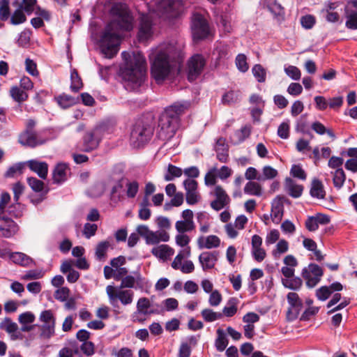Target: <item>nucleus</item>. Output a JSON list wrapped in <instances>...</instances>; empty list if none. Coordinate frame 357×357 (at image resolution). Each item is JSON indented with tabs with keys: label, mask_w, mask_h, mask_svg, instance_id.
Returning <instances> with one entry per match:
<instances>
[{
	"label": "nucleus",
	"mask_w": 357,
	"mask_h": 357,
	"mask_svg": "<svg viewBox=\"0 0 357 357\" xmlns=\"http://www.w3.org/2000/svg\"><path fill=\"white\" fill-rule=\"evenodd\" d=\"M111 11L117 18L107 24L99 40L101 52L107 58L114 57L119 51L120 38L116 31H130L133 27V18L125 5L114 4Z\"/></svg>",
	"instance_id": "1"
},
{
	"label": "nucleus",
	"mask_w": 357,
	"mask_h": 357,
	"mask_svg": "<svg viewBox=\"0 0 357 357\" xmlns=\"http://www.w3.org/2000/svg\"><path fill=\"white\" fill-rule=\"evenodd\" d=\"M151 74L158 84L169 77L182 62L183 56L180 47L168 43L159 46L152 57Z\"/></svg>",
	"instance_id": "2"
},
{
	"label": "nucleus",
	"mask_w": 357,
	"mask_h": 357,
	"mask_svg": "<svg viewBox=\"0 0 357 357\" xmlns=\"http://www.w3.org/2000/svg\"><path fill=\"white\" fill-rule=\"evenodd\" d=\"M190 107L188 101L177 102L165 109L159 119L157 137L167 142L174 137L180 126V116Z\"/></svg>",
	"instance_id": "3"
},
{
	"label": "nucleus",
	"mask_w": 357,
	"mask_h": 357,
	"mask_svg": "<svg viewBox=\"0 0 357 357\" xmlns=\"http://www.w3.org/2000/svg\"><path fill=\"white\" fill-rule=\"evenodd\" d=\"M122 57L126 61L125 67L121 70L123 78L136 85L140 86L144 79L146 73V59L139 52H133L130 55L123 52Z\"/></svg>",
	"instance_id": "4"
},
{
	"label": "nucleus",
	"mask_w": 357,
	"mask_h": 357,
	"mask_svg": "<svg viewBox=\"0 0 357 357\" xmlns=\"http://www.w3.org/2000/svg\"><path fill=\"white\" fill-rule=\"evenodd\" d=\"M153 131V127L149 123L137 121L130 133L131 144L137 148L144 145L151 139Z\"/></svg>",
	"instance_id": "5"
},
{
	"label": "nucleus",
	"mask_w": 357,
	"mask_h": 357,
	"mask_svg": "<svg viewBox=\"0 0 357 357\" xmlns=\"http://www.w3.org/2000/svg\"><path fill=\"white\" fill-rule=\"evenodd\" d=\"M106 293L109 298V303L116 306L118 301L123 305H128L132 303L134 292L130 289L123 290L119 287L108 285L106 287Z\"/></svg>",
	"instance_id": "6"
},
{
	"label": "nucleus",
	"mask_w": 357,
	"mask_h": 357,
	"mask_svg": "<svg viewBox=\"0 0 357 357\" xmlns=\"http://www.w3.org/2000/svg\"><path fill=\"white\" fill-rule=\"evenodd\" d=\"M157 11L167 17H176L183 10L182 0H156Z\"/></svg>",
	"instance_id": "7"
},
{
	"label": "nucleus",
	"mask_w": 357,
	"mask_h": 357,
	"mask_svg": "<svg viewBox=\"0 0 357 357\" xmlns=\"http://www.w3.org/2000/svg\"><path fill=\"white\" fill-rule=\"evenodd\" d=\"M191 28L194 40L204 39L209 34L208 24L201 14L193 15Z\"/></svg>",
	"instance_id": "8"
},
{
	"label": "nucleus",
	"mask_w": 357,
	"mask_h": 357,
	"mask_svg": "<svg viewBox=\"0 0 357 357\" xmlns=\"http://www.w3.org/2000/svg\"><path fill=\"white\" fill-rule=\"evenodd\" d=\"M102 138V129L99 127H96L91 130L86 132L83 137V142L79 150L84 152H90L96 149Z\"/></svg>",
	"instance_id": "9"
},
{
	"label": "nucleus",
	"mask_w": 357,
	"mask_h": 357,
	"mask_svg": "<svg viewBox=\"0 0 357 357\" xmlns=\"http://www.w3.org/2000/svg\"><path fill=\"white\" fill-rule=\"evenodd\" d=\"M324 272L322 268L316 264H310L302 271V276L306 280V285L309 288L315 287L320 281Z\"/></svg>",
	"instance_id": "10"
},
{
	"label": "nucleus",
	"mask_w": 357,
	"mask_h": 357,
	"mask_svg": "<svg viewBox=\"0 0 357 357\" xmlns=\"http://www.w3.org/2000/svg\"><path fill=\"white\" fill-rule=\"evenodd\" d=\"M153 33V20L151 17L149 15H141L137 33V38L139 41H147L152 37Z\"/></svg>",
	"instance_id": "11"
},
{
	"label": "nucleus",
	"mask_w": 357,
	"mask_h": 357,
	"mask_svg": "<svg viewBox=\"0 0 357 357\" xmlns=\"http://www.w3.org/2000/svg\"><path fill=\"white\" fill-rule=\"evenodd\" d=\"M183 186L185 190V199L189 205H195L201 199V195L198 192L197 182L191 178L185 179L183 181Z\"/></svg>",
	"instance_id": "12"
},
{
	"label": "nucleus",
	"mask_w": 357,
	"mask_h": 357,
	"mask_svg": "<svg viewBox=\"0 0 357 357\" xmlns=\"http://www.w3.org/2000/svg\"><path fill=\"white\" fill-rule=\"evenodd\" d=\"M204 66L205 61L201 54L192 56L188 61V80L194 81L201 74Z\"/></svg>",
	"instance_id": "13"
},
{
	"label": "nucleus",
	"mask_w": 357,
	"mask_h": 357,
	"mask_svg": "<svg viewBox=\"0 0 357 357\" xmlns=\"http://www.w3.org/2000/svg\"><path fill=\"white\" fill-rule=\"evenodd\" d=\"M214 195L215 199L211 202L210 205L211 207L216 211L224 208L230 202L229 197L220 185H216L215 187Z\"/></svg>",
	"instance_id": "14"
},
{
	"label": "nucleus",
	"mask_w": 357,
	"mask_h": 357,
	"mask_svg": "<svg viewBox=\"0 0 357 357\" xmlns=\"http://www.w3.org/2000/svg\"><path fill=\"white\" fill-rule=\"evenodd\" d=\"M19 142L23 146L34 148L43 144L45 140L42 139L36 131L29 130L24 131L20 135Z\"/></svg>",
	"instance_id": "15"
},
{
	"label": "nucleus",
	"mask_w": 357,
	"mask_h": 357,
	"mask_svg": "<svg viewBox=\"0 0 357 357\" xmlns=\"http://www.w3.org/2000/svg\"><path fill=\"white\" fill-rule=\"evenodd\" d=\"M287 298L291 306L287 311V317L290 320H294L297 318L302 307V301L300 299L298 294L295 292H289L287 296Z\"/></svg>",
	"instance_id": "16"
},
{
	"label": "nucleus",
	"mask_w": 357,
	"mask_h": 357,
	"mask_svg": "<svg viewBox=\"0 0 357 357\" xmlns=\"http://www.w3.org/2000/svg\"><path fill=\"white\" fill-rule=\"evenodd\" d=\"M344 15L347 19L345 26L349 29H357V2L349 3L344 8Z\"/></svg>",
	"instance_id": "17"
},
{
	"label": "nucleus",
	"mask_w": 357,
	"mask_h": 357,
	"mask_svg": "<svg viewBox=\"0 0 357 357\" xmlns=\"http://www.w3.org/2000/svg\"><path fill=\"white\" fill-rule=\"evenodd\" d=\"M29 168L42 179H46L48 174V165L46 162L30 160L26 162Z\"/></svg>",
	"instance_id": "18"
},
{
	"label": "nucleus",
	"mask_w": 357,
	"mask_h": 357,
	"mask_svg": "<svg viewBox=\"0 0 357 357\" xmlns=\"http://www.w3.org/2000/svg\"><path fill=\"white\" fill-rule=\"evenodd\" d=\"M217 260L218 253L216 252H204L199 257V263L204 271L213 268Z\"/></svg>",
	"instance_id": "19"
},
{
	"label": "nucleus",
	"mask_w": 357,
	"mask_h": 357,
	"mask_svg": "<svg viewBox=\"0 0 357 357\" xmlns=\"http://www.w3.org/2000/svg\"><path fill=\"white\" fill-rule=\"evenodd\" d=\"M70 171L68 165L66 163H58L52 172V178L54 183L60 184L67 179V174Z\"/></svg>",
	"instance_id": "20"
},
{
	"label": "nucleus",
	"mask_w": 357,
	"mask_h": 357,
	"mask_svg": "<svg viewBox=\"0 0 357 357\" xmlns=\"http://www.w3.org/2000/svg\"><path fill=\"white\" fill-rule=\"evenodd\" d=\"M282 199H284V197H278L272 203L271 215L272 221L275 224H278L283 216L284 206L281 201Z\"/></svg>",
	"instance_id": "21"
},
{
	"label": "nucleus",
	"mask_w": 357,
	"mask_h": 357,
	"mask_svg": "<svg viewBox=\"0 0 357 357\" xmlns=\"http://www.w3.org/2000/svg\"><path fill=\"white\" fill-rule=\"evenodd\" d=\"M284 188L286 192L294 198L301 197L303 190V186L296 184L291 178H286Z\"/></svg>",
	"instance_id": "22"
},
{
	"label": "nucleus",
	"mask_w": 357,
	"mask_h": 357,
	"mask_svg": "<svg viewBox=\"0 0 357 357\" xmlns=\"http://www.w3.org/2000/svg\"><path fill=\"white\" fill-rule=\"evenodd\" d=\"M9 259L15 264L21 266L27 267L33 263V260L23 252H16L9 254Z\"/></svg>",
	"instance_id": "23"
},
{
	"label": "nucleus",
	"mask_w": 357,
	"mask_h": 357,
	"mask_svg": "<svg viewBox=\"0 0 357 357\" xmlns=\"http://www.w3.org/2000/svg\"><path fill=\"white\" fill-rule=\"evenodd\" d=\"M310 195L319 199H324L326 196V191L322 182L318 178H313L311 183L310 190Z\"/></svg>",
	"instance_id": "24"
},
{
	"label": "nucleus",
	"mask_w": 357,
	"mask_h": 357,
	"mask_svg": "<svg viewBox=\"0 0 357 357\" xmlns=\"http://www.w3.org/2000/svg\"><path fill=\"white\" fill-rule=\"evenodd\" d=\"M151 253L158 258L165 259L174 255V250L167 245H160L153 248Z\"/></svg>",
	"instance_id": "25"
},
{
	"label": "nucleus",
	"mask_w": 357,
	"mask_h": 357,
	"mask_svg": "<svg viewBox=\"0 0 357 357\" xmlns=\"http://www.w3.org/2000/svg\"><path fill=\"white\" fill-rule=\"evenodd\" d=\"M7 227H0L1 235L5 238L13 236L18 230L17 225L10 218H6Z\"/></svg>",
	"instance_id": "26"
},
{
	"label": "nucleus",
	"mask_w": 357,
	"mask_h": 357,
	"mask_svg": "<svg viewBox=\"0 0 357 357\" xmlns=\"http://www.w3.org/2000/svg\"><path fill=\"white\" fill-rule=\"evenodd\" d=\"M56 100L59 105L63 109L68 108L79 102V97L75 98L66 94L59 96Z\"/></svg>",
	"instance_id": "27"
},
{
	"label": "nucleus",
	"mask_w": 357,
	"mask_h": 357,
	"mask_svg": "<svg viewBox=\"0 0 357 357\" xmlns=\"http://www.w3.org/2000/svg\"><path fill=\"white\" fill-rule=\"evenodd\" d=\"M201 315L206 322H213L223 317L222 312H214L211 308H205L202 310Z\"/></svg>",
	"instance_id": "28"
},
{
	"label": "nucleus",
	"mask_w": 357,
	"mask_h": 357,
	"mask_svg": "<svg viewBox=\"0 0 357 357\" xmlns=\"http://www.w3.org/2000/svg\"><path fill=\"white\" fill-rule=\"evenodd\" d=\"M21 87L15 86L11 87L10 93L14 100L22 102L26 100L29 98V95Z\"/></svg>",
	"instance_id": "29"
},
{
	"label": "nucleus",
	"mask_w": 357,
	"mask_h": 357,
	"mask_svg": "<svg viewBox=\"0 0 357 357\" xmlns=\"http://www.w3.org/2000/svg\"><path fill=\"white\" fill-rule=\"evenodd\" d=\"M218 337L215 341V346L218 351H223L228 345L229 341L223 330L218 328L217 330Z\"/></svg>",
	"instance_id": "30"
},
{
	"label": "nucleus",
	"mask_w": 357,
	"mask_h": 357,
	"mask_svg": "<svg viewBox=\"0 0 357 357\" xmlns=\"http://www.w3.org/2000/svg\"><path fill=\"white\" fill-rule=\"evenodd\" d=\"M183 174L181 168L178 167L174 165L169 164L167 166V170L164 176V179L166 181H170L174 180L175 178L180 177Z\"/></svg>",
	"instance_id": "31"
},
{
	"label": "nucleus",
	"mask_w": 357,
	"mask_h": 357,
	"mask_svg": "<svg viewBox=\"0 0 357 357\" xmlns=\"http://www.w3.org/2000/svg\"><path fill=\"white\" fill-rule=\"evenodd\" d=\"M244 192L250 195L261 196L262 189L258 183L249 181L244 187Z\"/></svg>",
	"instance_id": "32"
},
{
	"label": "nucleus",
	"mask_w": 357,
	"mask_h": 357,
	"mask_svg": "<svg viewBox=\"0 0 357 357\" xmlns=\"http://www.w3.org/2000/svg\"><path fill=\"white\" fill-rule=\"evenodd\" d=\"M282 283L286 288L298 290L301 287L303 281L298 277H292L288 279H282Z\"/></svg>",
	"instance_id": "33"
},
{
	"label": "nucleus",
	"mask_w": 357,
	"mask_h": 357,
	"mask_svg": "<svg viewBox=\"0 0 357 357\" xmlns=\"http://www.w3.org/2000/svg\"><path fill=\"white\" fill-rule=\"evenodd\" d=\"M71 84L70 89L73 92H78L83 86L82 79L79 76L77 72L74 70L70 75Z\"/></svg>",
	"instance_id": "34"
},
{
	"label": "nucleus",
	"mask_w": 357,
	"mask_h": 357,
	"mask_svg": "<svg viewBox=\"0 0 357 357\" xmlns=\"http://www.w3.org/2000/svg\"><path fill=\"white\" fill-rule=\"evenodd\" d=\"M175 228L180 234L190 231L195 228V222H189V221L178 220L176 222Z\"/></svg>",
	"instance_id": "35"
},
{
	"label": "nucleus",
	"mask_w": 357,
	"mask_h": 357,
	"mask_svg": "<svg viewBox=\"0 0 357 357\" xmlns=\"http://www.w3.org/2000/svg\"><path fill=\"white\" fill-rule=\"evenodd\" d=\"M252 72L259 82L263 83L266 81V71L261 64H255L252 67Z\"/></svg>",
	"instance_id": "36"
},
{
	"label": "nucleus",
	"mask_w": 357,
	"mask_h": 357,
	"mask_svg": "<svg viewBox=\"0 0 357 357\" xmlns=\"http://www.w3.org/2000/svg\"><path fill=\"white\" fill-rule=\"evenodd\" d=\"M346 179L344 170L342 168L337 169L334 172L333 184L335 188L340 189L343 185Z\"/></svg>",
	"instance_id": "37"
},
{
	"label": "nucleus",
	"mask_w": 357,
	"mask_h": 357,
	"mask_svg": "<svg viewBox=\"0 0 357 357\" xmlns=\"http://www.w3.org/2000/svg\"><path fill=\"white\" fill-rule=\"evenodd\" d=\"M55 333V324H43L40 326V337L43 339H50Z\"/></svg>",
	"instance_id": "38"
},
{
	"label": "nucleus",
	"mask_w": 357,
	"mask_h": 357,
	"mask_svg": "<svg viewBox=\"0 0 357 357\" xmlns=\"http://www.w3.org/2000/svg\"><path fill=\"white\" fill-rule=\"evenodd\" d=\"M268 10L275 15L280 16L284 14V8L276 0H266Z\"/></svg>",
	"instance_id": "39"
},
{
	"label": "nucleus",
	"mask_w": 357,
	"mask_h": 357,
	"mask_svg": "<svg viewBox=\"0 0 357 357\" xmlns=\"http://www.w3.org/2000/svg\"><path fill=\"white\" fill-rule=\"evenodd\" d=\"M237 312L236 299L231 298L229 300L227 305L225 306L222 310V314L226 317H233Z\"/></svg>",
	"instance_id": "40"
},
{
	"label": "nucleus",
	"mask_w": 357,
	"mask_h": 357,
	"mask_svg": "<svg viewBox=\"0 0 357 357\" xmlns=\"http://www.w3.org/2000/svg\"><path fill=\"white\" fill-rule=\"evenodd\" d=\"M151 306L149 298L143 297L140 298L137 303V311L138 313L148 315L149 308Z\"/></svg>",
	"instance_id": "41"
},
{
	"label": "nucleus",
	"mask_w": 357,
	"mask_h": 357,
	"mask_svg": "<svg viewBox=\"0 0 357 357\" xmlns=\"http://www.w3.org/2000/svg\"><path fill=\"white\" fill-rule=\"evenodd\" d=\"M23 11L20 8L15 10L10 17V23L12 24L17 25L26 22V17Z\"/></svg>",
	"instance_id": "42"
},
{
	"label": "nucleus",
	"mask_w": 357,
	"mask_h": 357,
	"mask_svg": "<svg viewBox=\"0 0 357 357\" xmlns=\"http://www.w3.org/2000/svg\"><path fill=\"white\" fill-rule=\"evenodd\" d=\"M27 183L30 188L36 192H40L43 190L45 183L43 181L39 180L35 177H28Z\"/></svg>",
	"instance_id": "43"
},
{
	"label": "nucleus",
	"mask_w": 357,
	"mask_h": 357,
	"mask_svg": "<svg viewBox=\"0 0 357 357\" xmlns=\"http://www.w3.org/2000/svg\"><path fill=\"white\" fill-rule=\"evenodd\" d=\"M10 1L9 0H1L0 2V20L1 21H6L8 20L10 13Z\"/></svg>",
	"instance_id": "44"
},
{
	"label": "nucleus",
	"mask_w": 357,
	"mask_h": 357,
	"mask_svg": "<svg viewBox=\"0 0 357 357\" xmlns=\"http://www.w3.org/2000/svg\"><path fill=\"white\" fill-rule=\"evenodd\" d=\"M238 100V93L234 91H229L225 93L222 97V103L224 105H231Z\"/></svg>",
	"instance_id": "45"
},
{
	"label": "nucleus",
	"mask_w": 357,
	"mask_h": 357,
	"mask_svg": "<svg viewBox=\"0 0 357 357\" xmlns=\"http://www.w3.org/2000/svg\"><path fill=\"white\" fill-rule=\"evenodd\" d=\"M0 328L6 331L8 333H12L17 331L18 326L17 324L12 321L10 318H5L3 321L0 323Z\"/></svg>",
	"instance_id": "46"
},
{
	"label": "nucleus",
	"mask_w": 357,
	"mask_h": 357,
	"mask_svg": "<svg viewBox=\"0 0 357 357\" xmlns=\"http://www.w3.org/2000/svg\"><path fill=\"white\" fill-rule=\"evenodd\" d=\"M109 246V243L108 241H101L97 245L96 256L98 259L101 260L105 257Z\"/></svg>",
	"instance_id": "47"
},
{
	"label": "nucleus",
	"mask_w": 357,
	"mask_h": 357,
	"mask_svg": "<svg viewBox=\"0 0 357 357\" xmlns=\"http://www.w3.org/2000/svg\"><path fill=\"white\" fill-rule=\"evenodd\" d=\"M39 319L41 322L45 324H56V319L51 310H46L43 311L39 317Z\"/></svg>",
	"instance_id": "48"
},
{
	"label": "nucleus",
	"mask_w": 357,
	"mask_h": 357,
	"mask_svg": "<svg viewBox=\"0 0 357 357\" xmlns=\"http://www.w3.org/2000/svg\"><path fill=\"white\" fill-rule=\"evenodd\" d=\"M174 197L171 199L169 203L165 204V209L169 210L171 206H180L183 203V195L182 192H177L173 195Z\"/></svg>",
	"instance_id": "49"
},
{
	"label": "nucleus",
	"mask_w": 357,
	"mask_h": 357,
	"mask_svg": "<svg viewBox=\"0 0 357 357\" xmlns=\"http://www.w3.org/2000/svg\"><path fill=\"white\" fill-rule=\"evenodd\" d=\"M236 65L237 68L243 73L248 71L249 66L247 63L246 56L243 54H239L236 58Z\"/></svg>",
	"instance_id": "50"
},
{
	"label": "nucleus",
	"mask_w": 357,
	"mask_h": 357,
	"mask_svg": "<svg viewBox=\"0 0 357 357\" xmlns=\"http://www.w3.org/2000/svg\"><path fill=\"white\" fill-rule=\"evenodd\" d=\"M24 190V186L22 183L20 182H17L15 184H13V199L15 202H16V204L21 207V204L19 203V199L20 197V195L23 193Z\"/></svg>",
	"instance_id": "51"
},
{
	"label": "nucleus",
	"mask_w": 357,
	"mask_h": 357,
	"mask_svg": "<svg viewBox=\"0 0 357 357\" xmlns=\"http://www.w3.org/2000/svg\"><path fill=\"white\" fill-rule=\"evenodd\" d=\"M262 173L263 176H261L263 178V181L273 179L278 174L277 169L269 165L264 166L263 167Z\"/></svg>",
	"instance_id": "52"
},
{
	"label": "nucleus",
	"mask_w": 357,
	"mask_h": 357,
	"mask_svg": "<svg viewBox=\"0 0 357 357\" xmlns=\"http://www.w3.org/2000/svg\"><path fill=\"white\" fill-rule=\"evenodd\" d=\"M285 73L294 80H299L301 77V70L294 66H289L284 68Z\"/></svg>",
	"instance_id": "53"
},
{
	"label": "nucleus",
	"mask_w": 357,
	"mask_h": 357,
	"mask_svg": "<svg viewBox=\"0 0 357 357\" xmlns=\"http://www.w3.org/2000/svg\"><path fill=\"white\" fill-rule=\"evenodd\" d=\"M222 300V296L218 290H213L208 298V303L212 307H216L220 304Z\"/></svg>",
	"instance_id": "54"
},
{
	"label": "nucleus",
	"mask_w": 357,
	"mask_h": 357,
	"mask_svg": "<svg viewBox=\"0 0 357 357\" xmlns=\"http://www.w3.org/2000/svg\"><path fill=\"white\" fill-rule=\"evenodd\" d=\"M36 0H22L20 8L28 15H30L36 10Z\"/></svg>",
	"instance_id": "55"
},
{
	"label": "nucleus",
	"mask_w": 357,
	"mask_h": 357,
	"mask_svg": "<svg viewBox=\"0 0 357 357\" xmlns=\"http://www.w3.org/2000/svg\"><path fill=\"white\" fill-rule=\"evenodd\" d=\"M290 174L292 176L301 180H305L307 177L305 171L300 165H294L291 167Z\"/></svg>",
	"instance_id": "56"
},
{
	"label": "nucleus",
	"mask_w": 357,
	"mask_h": 357,
	"mask_svg": "<svg viewBox=\"0 0 357 357\" xmlns=\"http://www.w3.org/2000/svg\"><path fill=\"white\" fill-rule=\"evenodd\" d=\"M331 294L332 291H331L330 288L327 286L321 287L316 291V296L320 301H326L329 298Z\"/></svg>",
	"instance_id": "57"
},
{
	"label": "nucleus",
	"mask_w": 357,
	"mask_h": 357,
	"mask_svg": "<svg viewBox=\"0 0 357 357\" xmlns=\"http://www.w3.org/2000/svg\"><path fill=\"white\" fill-rule=\"evenodd\" d=\"M220 240L215 235H210L206 237L205 241L204 248L207 249H211L213 248H218L220 245Z\"/></svg>",
	"instance_id": "58"
},
{
	"label": "nucleus",
	"mask_w": 357,
	"mask_h": 357,
	"mask_svg": "<svg viewBox=\"0 0 357 357\" xmlns=\"http://www.w3.org/2000/svg\"><path fill=\"white\" fill-rule=\"evenodd\" d=\"M245 177L246 179L252 181V180H257L259 181H263V178L261 175H258L257 170L252 167H248L245 173Z\"/></svg>",
	"instance_id": "59"
},
{
	"label": "nucleus",
	"mask_w": 357,
	"mask_h": 357,
	"mask_svg": "<svg viewBox=\"0 0 357 357\" xmlns=\"http://www.w3.org/2000/svg\"><path fill=\"white\" fill-rule=\"evenodd\" d=\"M70 289L68 287H63L58 289L54 294V298L60 301H65L68 298Z\"/></svg>",
	"instance_id": "60"
},
{
	"label": "nucleus",
	"mask_w": 357,
	"mask_h": 357,
	"mask_svg": "<svg viewBox=\"0 0 357 357\" xmlns=\"http://www.w3.org/2000/svg\"><path fill=\"white\" fill-rule=\"evenodd\" d=\"M97 229V225L86 223L84 226L83 234L86 238H90L96 234Z\"/></svg>",
	"instance_id": "61"
},
{
	"label": "nucleus",
	"mask_w": 357,
	"mask_h": 357,
	"mask_svg": "<svg viewBox=\"0 0 357 357\" xmlns=\"http://www.w3.org/2000/svg\"><path fill=\"white\" fill-rule=\"evenodd\" d=\"M43 273L40 271L38 270H30L28 271L26 274L22 276V280H36L43 278Z\"/></svg>",
	"instance_id": "62"
},
{
	"label": "nucleus",
	"mask_w": 357,
	"mask_h": 357,
	"mask_svg": "<svg viewBox=\"0 0 357 357\" xmlns=\"http://www.w3.org/2000/svg\"><path fill=\"white\" fill-rule=\"evenodd\" d=\"M287 91L289 94L298 96L302 93L303 87L299 83L292 82L289 85Z\"/></svg>",
	"instance_id": "63"
},
{
	"label": "nucleus",
	"mask_w": 357,
	"mask_h": 357,
	"mask_svg": "<svg viewBox=\"0 0 357 357\" xmlns=\"http://www.w3.org/2000/svg\"><path fill=\"white\" fill-rule=\"evenodd\" d=\"M190 346L187 342H182L178 349V357H190Z\"/></svg>",
	"instance_id": "64"
}]
</instances>
